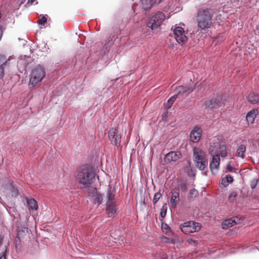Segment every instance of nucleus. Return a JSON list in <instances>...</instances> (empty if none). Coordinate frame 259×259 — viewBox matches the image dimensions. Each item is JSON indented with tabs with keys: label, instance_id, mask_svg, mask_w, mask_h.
Wrapping results in <instances>:
<instances>
[{
	"label": "nucleus",
	"instance_id": "obj_38",
	"mask_svg": "<svg viewBox=\"0 0 259 259\" xmlns=\"http://www.w3.org/2000/svg\"><path fill=\"white\" fill-rule=\"evenodd\" d=\"M181 189H184V191H186L187 189V187L185 184H183L181 185Z\"/></svg>",
	"mask_w": 259,
	"mask_h": 259
},
{
	"label": "nucleus",
	"instance_id": "obj_9",
	"mask_svg": "<svg viewBox=\"0 0 259 259\" xmlns=\"http://www.w3.org/2000/svg\"><path fill=\"white\" fill-rule=\"evenodd\" d=\"M221 102L222 99L218 97H213L206 100L204 102L202 107L210 109L218 108L221 106Z\"/></svg>",
	"mask_w": 259,
	"mask_h": 259
},
{
	"label": "nucleus",
	"instance_id": "obj_32",
	"mask_svg": "<svg viewBox=\"0 0 259 259\" xmlns=\"http://www.w3.org/2000/svg\"><path fill=\"white\" fill-rule=\"evenodd\" d=\"M162 196V194L159 192H157L154 194V197L153 198V202L154 204H155L157 202L160 197Z\"/></svg>",
	"mask_w": 259,
	"mask_h": 259
},
{
	"label": "nucleus",
	"instance_id": "obj_29",
	"mask_svg": "<svg viewBox=\"0 0 259 259\" xmlns=\"http://www.w3.org/2000/svg\"><path fill=\"white\" fill-rule=\"evenodd\" d=\"M167 211V205L166 204H164L161 208L160 211V216L161 218H164L166 216Z\"/></svg>",
	"mask_w": 259,
	"mask_h": 259
},
{
	"label": "nucleus",
	"instance_id": "obj_16",
	"mask_svg": "<svg viewBox=\"0 0 259 259\" xmlns=\"http://www.w3.org/2000/svg\"><path fill=\"white\" fill-rule=\"evenodd\" d=\"M162 0H141L143 9L145 10H149L155 5H158Z\"/></svg>",
	"mask_w": 259,
	"mask_h": 259
},
{
	"label": "nucleus",
	"instance_id": "obj_43",
	"mask_svg": "<svg viewBox=\"0 0 259 259\" xmlns=\"http://www.w3.org/2000/svg\"><path fill=\"white\" fill-rule=\"evenodd\" d=\"M255 186H256L255 185H253L251 186V188L254 189V188H255Z\"/></svg>",
	"mask_w": 259,
	"mask_h": 259
},
{
	"label": "nucleus",
	"instance_id": "obj_17",
	"mask_svg": "<svg viewBox=\"0 0 259 259\" xmlns=\"http://www.w3.org/2000/svg\"><path fill=\"white\" fill-rule=\"evenodd\" d=\"M9 61L10 59H7L4 55H0V78L4 76V68L7 65L9 66Z\"/></svg>",
	"mask_w": 259,
	"mask_h": 259
},
{
	"label": "nucleus",
	"instance_id": "obj_30",
	"mask_svg": "<svg viewBox=\"0 0 259 259\" xmlns=\"http://www.w3.org/2000/svg\"><path fill=\"white\" fill-rule=\"evenodd\" d=\"M237 193L235 191L232 192L228 197V200L230 202H233L237 196Z\"/></svg>",
	"mask_w": 259,
	"mask_h": 259
},
{
	"label": "nucleus",
	"instance_id": "obj_7",
	"mask_svg": "<svg viewBox=\"0 0 259 259\" xmlns=\"http://www.w3.org/2000/svg\"><path fill=\"white\" fill-rule=\"evenodd\" d=\"M215 153L221 155L222 157H226L227 156L226 147L225 144L218 143L211 145L209 148V153Z\"/></svg>",
	"mask_w": 259,
	"mask_h": 259
},
{
	"label": "nucleus",
	"instance_id": "obj_36",
	"mask_svg": "<svg viewBox=\"0 0 259 259\" xmlns=\"http://www.w3.org/2000/svg\"><path fill=\"white\" fill-rule=\"evenodd\" d=\"M3 30H4V29L2 27V26H0V40H1L2 37L3 36Z\"/></svg>",
	"mask_w": 259,
	"mask_h": 259
},
{
	"label": "nucleus",
	"instance_id": "obj_40",
	"mask_svg": "<svg viewBox=\"0 0 259 259\" xmlns=\"http://www.w3.org/2000/svg\"><path fill=\"white\" fill-rule=\"evenodd\" d=\"M195 192H197V191L195 189H193L190 191V194H193Z\"/></svg>",
	"mask_w": 259,
	"mask_h": 259
},
{
	"label": "nucleus",
	"instance_id": "obj_22",
	"mask_svg": "<svg viewBox=\"0 0 259 259\" xmlns=\"http://www.w3.org/2000/svg\"><path fill=\"white\" fill-rule=\"evenodd\" d=\"M107 197L108 201L107 202H110V201L115 202V191L111 187L108 188L107 193Z\"/></svg>",
	"mask_w": 259,
	"mask_h": 259
},
{
	"label": "nucleus",
	"instance_id": "obj_33",
	"mask_svg": "<svg viewBox=\"0 0 259 259\" xmlns=\"http://www.w3.org/2000/svg\"><path fill=\"white\" fill-rule=\"evenodd\" d=\"M226 169L228 171H230V172H236L237 173V169H236L234 167H233L230 163H228L227 165H226Z\"/></svg>",
	"mask_w": 259,
	"mask_h": 259
},
{
	"label": "nucleus",
	"instance_id": "obj_37",
	"mask_svg": "<svg viewBox=\"0 0 259 259\" xmlns=\"http://www.w3.org/2000/svg\"><path fill=\"white\" fill-rule=\"evenodd\" d=\"M166 255L164 253H163L160 257V258H155V259H166Z\"/></svg>",
	"mask_w": 259,
	"mask_h": 259
},
{
	"label": "nucleus",
	"instance_id": "obj_24",
	"mask_svg": "<svg viewBox=\"0 0 259 259\" xmlns=\"http://www.w3.org/2000/svg\"><path fill=\"white\" fill-rule=\"evenodd\" d=\"M246 151V147L244 145H240L236 150V155L238 157H240L241 158L245 157V152Z\"/></svg>",
	"mask_w": 259,
	"mask_h": 259
},
{
	"label": "nucleus",
	"instance_id": "obj_8",
	"mask_svg": "<svg viewBox=\"0 0 259 259\" xmlns=\"http://www.w3.org/2000/svg\"><path fill=\"white\" fill-rule=\"evenodd\" d=\"M108 137L111 143L117 147L120 145L121 135L115 128H111L108 132Z\"/></svg>",
	"mask_w": 259,
	"mask_h": 259
},
{
	"label": "nucleus",
	"instance_id": "obj_18",
	"mask_svg": "<svg viewBox=\"0 0 259 259\" xmlns=\"http://www.w3.org/2000/svg\"><path fill=\"white\" fill-rule=\"evenodd\" d=\"M192 91L193 89L190 85H181L177 87L175 89L176 94L178 96L179 95H183L187 92L189 93Z\"/></svg>",
	"mask_w": 259,
	"mask_h": 259
},
{
	"label": "nucleus",
	"instance_id": "obj_4",
	"mask_svg": "<svg viewBox=\"0 0 259 259\" xmlns=\"http://www.w3.org/2000/svg\"><path fill=\"white\" fill-rule=\"evenodd\" d=\"M193 160L197 167L200 170H203L208 165L205 152L198 148L193 150Z\"/></svg>",
	"mask_w": 259,
	"mask_h": 259
},
{
	"label": "nucleus",
	"instance_id": "obj_21",
	"mask_svg": "<svg viewBox=\"0 0 259 259\" xmlns=\"http://www.w3.org/2000/svg\"><path fill=\"white\" fill-rule=\"evenodd\" d=\"M237 223L234 218H230L225 220L222 223V228L224 229L231 227L236 225Z\"/></svg>",
	"mask_w": 259,
	"mask_h": 259
},
{
	"label": "nucleus",
	"instance_id": "obj_34",
	"mask_svg": "<svg viewBox=\"0 0 259 259\" xmlns=\"http://www.w3.org/2000/svg\"><path fill=\"white\" fill-rule=\"evenodd\" d=\"M47 18L44 16H42L41 18L38 20L37 23L40 25H44L47 22Z\"/></svg>",
	"mask_w": 259,
	"mask_h": 259
},
{
	"label": "nucleus",
	"instance_id": "obj_19",
	"mask_svg": "<svg viewBox=\"0 0 259 259\" xmlns=\"http://www.w3.org/2000/svg\"><path fill=\"white\" fill-rule=\"evenodd\" d=\"M258 113V112L257 109H253L248 112L246 116V119L248 125L252 124L254 123Z\"/></svg>",
	"mask_w": 259,
	"mask_h": 259
},
{
	"label": "nucleus",
	"instance_id": "obj_25",
	"mask_svg": "<svg viewBox=\"0 0 259 259\" xmlns=\"http://www.w3.org/2000/svg\"><path fill=\"white\" fill-rule=\"evenodd\" d=\"M29 209L37 210L38 208V205L37 201L33 198L28 199L27 200Z\"/></svg>",
	"mask_w": 259,
	"mask_h": 259
},
{
	"label": "nucleus",
	"instance_id": "obj_41",
	"mask_svg": "<svg viewBox=\"0 0 259 259\" xmlns=\"http://www.w3.org/2000/svg\"><path fill=\"white\" fill-rule=\"evenodd\" d=\"M18 241H20V238L18 236L16 237V238H15V242H17Z\"/></svg>",
	"mask_w": 259,
	"mask_h": 259
},
{
	"label": "nucleus",
	"instance_id": "obj_6",
	"mask_svg": "<svg viewBox=\"0 0 259 259\" xmlns=\"http://www.w3.org/2000/svg\"><path fill=\"white\" fill-rule=\"evenodd\" d=\"M201 228V226L199 223L193 221L185 222L180 226L181 231L186 234L198 232Z\"/></svg>",
	"mask_w": 259,
	"mask_h": 259
},
{
	"label": "nucleus",
	"instance_id": "obj_11",
	"mask_svg": "<svg viewBox=\"0 0 259 259\" xmlns=\"http://www.w3.org/2000/svg\"><path fill=\"white\" fill-rule=\"evenodd\" d=\"M182 157V154L180 151H170L167 153L164 159L165 163H170L171 161L176 162Z\"/></svg>",
	"mask_w": 259,
	"mask_h": 259
},
{
	"label": "nucleus",
	"instance_id": "obj_1",
	"mask_svg": "<svg viewBox=\"0 0 259 259\" xmlns=\"http://www.w3.org/2000/svg\"><path fill=\"white\" fill-rule=\"evenodd\" d=\"M74 175L78 183L84 188H89L93 182L95 173L91 165L85 164L80 167Z\"/></svg>",
	"mask_w": 259,
	"mask_h": 259
},
{
	"label": "nucleus",
	"instance_id": "obj_39",
	"mask_svg": "<svg viewBox=\"0 0 259 259\" xmlns=\"http://www.w3.org/2000/svg\"><path fill=\"white\" fill-rule=\"evenodd\" d=\"M171 106H172L171 104H167V103L166 104L165 107L167 109H169V108H170L171 107Z\"/></svg>",
	"mask_w": 259,
	"mask_h": 259
},
{
	"label": "nucleus",
	"instance_id": "obj_44",
	"mask_svg": "<svg viewBox=\"0 0 259 259\" xmlns=\"http://www.w3.org/2000/svg\"><path fill=\"white\" fill-rule=\"evenodd\" d=\"M33 2V0H31V2L32 3Z\"/></svg>",
	"mask_w": 259,
	"mask_h": 259
},
{
	"label": "nucleus",
	"instance_id": "obj_13",
	"mask_svg": "<svg viewBox=\"0 0 259 259\" xmlns=\"http://www.w3.org/2000/svg\"><path fill=\"white\" fill-rule=\"evenodd\" d=\"M220 164V157L218 154H215L212 156V159L210 162L209 168L212 174L214 171H218L219 169Z\"/></svg>",
	"mask_w": 259,
	"mask_h": 259
},
{
	"label": "nucleus",
	"instance_id": "obj_2",
	"mask_svg": "<svg viewBox=\"0 0 259 259\" xmlns=\"http://www.w3.org/2000/svg\"><path fill=\"white\" fill-rule=\"evenodd\" d=\"M213 10L209 8L200 9L197 11L196 21L197 26L205 30L210 28L212 24Z\"/></svg>",
	"mask_w": 259,
	"mask_h": 259
},
{
	"label": "nucleus",
	"instance_id": "obj_5",
	"mask_svg": "<svg viewBox=\"0 0 259 259\" xmlns=\"http://www.w3.org/2000/svg\"><path fill=\"white\" fill-rule=\"evenodd\" d=\"M165 19V15L161 12H157L153 15L147 23V26L152 30L158 28Z\"/></svg>",
	"mask_w": 259,
	"mask_h": 259
},
{
	"label": "nucleus",
	"instance_id": "obj_15",
	"mask_svg": "<svg viewBox=\"0 0 259 259\" xmlns=\"http://www.w3.org/2000/svg\"><path fill=\"white\" fill-rule=\"evenodd\" d=\"M116 210L115 202L110 201L106 203V213L108 217H113L116 213Z\"/></svg>",
	"mask_w": 259,
	"mask_h": 259
},
{
	"label": "nucleus",
	"instance_id": "obj_28",
	"mask_svg": "<svg viewBox=\"0 0 259 259\" xmlns=\"http://www.w3.org/2000/svg\"><path fill=\"white\" fill-rule=\"evenodd\" d=\"M7 187L8 189H10L12 192L15 193L16 194H17L18 191L17 189L13 186V182L11 180H9L7 183Z\"/></svg>",
	"mask_w": 259,
	"mask_h": 259
},
{
	"label": "nucleus",
	"instance_id": "obj_14",
	"mask_svg": "<svg viewBox=\"0 0 259 259\" xmlns=\"http://www.w3.org/2000/svg\"><path fill=\"white\" fill-rule=\"evenodd\" d=\"M170 202L172 207H176L180 201L179 189L175 188L171 191Z\"/></svg>",
	"mask_w": 259,
	"mask_h": 259
},
{
	"label": "nucleus",
	"instance_id": "obj_12",
	"mask_svg": "<svg viewBox=\"0 0 259 259\" xmlns=\"http://www.w3.org/2000/svg\"><path fill=\"white\" fill-rule=\"evenodd\" d=\"M202 130L201 127L195 126L190 134V140L193 143L198 142L201 138Z\"/></svg>",
	"mask_w": 259,
	"mask_h": 259
},
{
	"label": "nucleus",
	"instance_id": "obj_3",
	"mask_svg": "<svg viewBox=\"0 0 259 259\" xmlns=\"http://www.w3.org/2000/svg\"><path fill=\"white\" fill-rule=\"evenodd\" d=\"M46 76L45 68L38 65L34 67L29 76V85L33 88L40 83Z\"/></svg>",
	"mask_w": 259,
	"mask_h": 259
},
{
	"label": "nucleus",
	"instance_id": "obj_26",
	"mask_svg": "<svg viewBox=\"0 0 259 259\" xmlns=\"http://www.w3.org/2000/svg\"><path fill=\"white\" fill-rule=\"evenodd\" d=\"M233 181V177L231 175H228L226 176L225 179H222V183L225 187H226L228 185V183H231Z\"/></svg>",
	"mask_w": 259,
	"mask_h": 259
},
{
	"label": "nucleus",
	"instance_id": "obj_27",
	"mask_svg": "<svg viewBox=\"0 0 259 259\" xmlns=\"http://www.w3.org/2000/svg\"><path fill=\"white\" fill-rule=\"evenodd\" d=\"M161 241L165 243H170L174 244L176 243L175 239L174 238H169L165 236H162L161 238Z\"/></svg>",
	"mask_w": 259,
	"mask_h": 259
},
{
	"label": "nucleus",
	"instance_id": "obj_35",
	"mask_svg": "<svg viewBox=\"0 0 259 259\" xmlns=\"http://www.w3.org/2000/svg\"><path fill=\"white\" fill-rule=\"evenodd\" d=\"M178 98L177 95L175 94L173 96H172L171 98H170L167 101V104H170L172 105L176 99Z\"/></svg>",
	"mask_w": 259,
	"mask_h": 259
},
{
	"label": "nucleus",
	"instance_id": "obj_42",
	"mask_svg": "<svg viewBox=\"0 0 259 259\" xmlns=\"http://www.w3.org/2000/svg\"><path fill=\"white\" fill-rule=\"evenodd\" d=\"M2 242H3V239L0 238V245L2 244Z\"/></svg>",
	"mask_w": 259,
	"mask_h": 259
},
{
	"label": "nucleus",
	"instance_id": "obj_31",
	"mask_svg": "<svg viewBox=\"0 0 259 259\" xmlns=\"http://www.w3.org/2000/svg\"><path fill=\"white\" fill-rule=\"evenodd\" d=\"M161 229L163 232H165V233H167L168 232H170V228L166 224L162 223Z\"/></svg>",
	"mask_w": 259,
	"mask_h": 259
},
{
	"label": "nucleus",
	"instance_id": "obj_23",
	"mask_svg": "<svg viewBox=\"0 0 259 259\" xmlns=\"http://www.w3.org/2000/svg\"><path fill=\"white\" fill-rule=\"evenodd\" d=\"M91 197H92V200L94 201V203L97 202L100 204L102 202L103 196L101 194L98 193L96 189L94 191L93 195L91 196Z\"/></svg>",
	"mask_w": 259,
	"mask_h": 259
},
{
	"label": "nucleus",
	"instance_id": "obj_10",
	"mask_svg": "<svg viewBox=\"0 0 259 259\" xmlns=\"http://www.w3.org/2000/svg\"><path fill=\"white\" fill-rule=\"evenodd\" d=\"M173 34L176 41L179 43H184L187 40L184 29L180 26L175 27L173 30Z\"/></svg>",
	"mask_w": 259,
	"mask_h": 259
},
{
	"label": "nucleus",
	"instance_id": "obj_20",
	"mask_svg": "<svg viewBox=\"0 0 259 259\" xmlns=\"http://www.w3.org/2000/svg\"><path fill=\"white\" fill-rule=\"evenodd\" d=\"M247 99L248 102L252 104L257 103L259 102V94L253 92L251 93L247 96Z\"/></svg>",
	"mask_w": 259,
	"mask_h": 259
}]
</instances>
